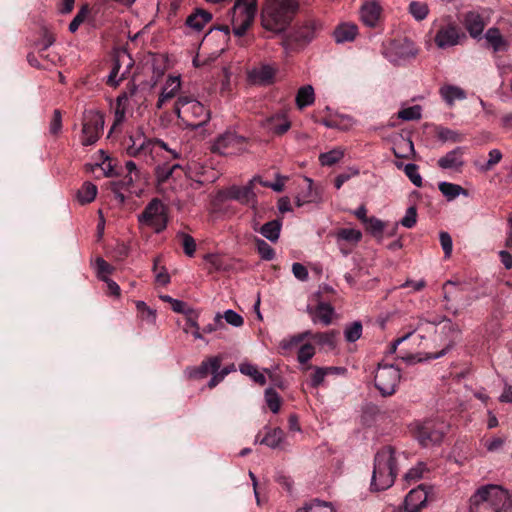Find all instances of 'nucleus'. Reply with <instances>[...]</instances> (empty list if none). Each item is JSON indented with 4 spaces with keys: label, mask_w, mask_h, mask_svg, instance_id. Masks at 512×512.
<instances>
[{
    "label": "nucleus",
    "mask_w": 512,
    "mask_h": 512,
    "mask_svg": "<svg viewBox=\"0 0 512 512\" xmlns=\"http://www.w3.org/2000/svg\"><path fill=\"white\" fill-rule=\"evenodd\" d=\"M298 10V0H266L261 12L262 27L280 34L292 23Z\"/></svg>",
    "instance_id": "f257e3e1"
},
{
    "label": "nucleus",
    "mask_w": 512,
    "mask_h": 512,
    "mask_svg": "<svg viewBox=\"0 0 512 512\" xmlns=\"http://www.w3.org/2000/svg\"><path fill=\"white\" fill-rule=\"evenodd\" d=\"M398 474L397 453L394 447L384 446L374 456L370 490L384 491L390 488Z\"/></svg>",
    "instance_id": "f03ea898"
},
{
    "label": "nucleus",
    "mask_w": 512,
    "mask_h": 512,
    "mask_svg": "<svg viewBox=\"0 0 512 512\" xmlns=\"http://www.w3.org/2000/svg\"><path fill=\"white\" fill-rule=\"evenodd\" d=\"M509 502V492L500 485L479 487L469 499L470 512H500Z\"/></svg>",
    "instance_id": "7ed1b4c3"
},
{
    "label": "nucleus",
    "mask_w": 512,
    "mask_h": 512,
    "mask_svg": "<svg viewBox=\"0 0 512 512\" xmlns=\"http://www.w3.org/2000/svg\"><path fill=\"white\" fill-rule=\"evenodd\" d=\"M337 335L338 332L336 331H327L316 334H312L310 331H305L287 339H283L280 342V347L283 350H291L298 347V345H300L304 340H309V342L304 343L299 347L298 352L313 351L315 349L314 344L333 350L336 348Z\"/></svg>",
    "instance_id": "20e7f679"
},
{
    "label": "nucleus",
    "mask_w": 512,
    "mask_h": 512,
    "mask_svg": "<svg viewBox=\"0 0 512 512\" xmlns=\"http://www.w3.org/2000/svg\"><path fill=\"white\" fill-rule=\"evenodd\" d=\"M174 111L179 119L194 129L202 127L210 119V110L189 96L178 97Z\"/></svg>",
    "instance_id": "39448f33"
},
{
    "label": "nucleus",
    "mask_w": 512,
    "mask_h": 512,
    "mask_svg": "<svg viewBox=\"0 0 512 512\" xmlns=\"http://www.w3.org/2000/svg\"><path fill=\"white\" fill-rule=\"evenodd\" d=\"M257 11V0H236L230 12L232 30L242 37L253 23Z\"/></svg>",
    "instance_id": "423d86ee"
},
{
    "label": "nucleus",
    "mask_w": 512,
    "mask_h": 512,
    "mask_svg": "<svg viewBox=\"0 0 512 512\" xmlns=\"http://www.w3.org/2000/svg\"><path fill=\"white\" fill-rule=\"evenodd\" d=\"M400 377L398 365L380 363L374 376L375 387L383 397L391 396L396 391Z\"/></svg>",
    "instance_id": "0eeeda50"
},
{
    "label": "nucleus",
    "mask_w": 512,
    "mask_h": 512,
    "mask_svg": "<svg viewBox=\"0 0 512 512\" xmlns=\"http://www.w3.org/2000/svg\"><path fill=\"white\" fill-rule=\"evenodd\" d=\"M448 430V425L439 420H426L417 425L415 437L423 447L439 444L445 433Z\"/></svg>",
    "instance_id": "6e6552de"
},
{
    "label": "nucleus",
    "mask_w": 512,
    "mask_h": 512,
    "mask_svg": "<svg viewBox=\"0 0 512 512\" xmlns=\"http://www.w3.org/2000/svg\"><path fill=\"white\" fill-rule=\"evenodd\" d=\"M104 117L103 115L94 110H89L84 113L82 139L81 143L84 146L95 144L103 131Z\"/></svg>",
    "instance_id": "1a4fd4ad"
},
{
    "label": "nucleus",
    "mask_w": 512,
    "mask_h": 512,
    "mask_svg": "<svg viewBox=\"0 0 512 512\" xmlns=\"http://www.w3.org/2000/svg\"><path fill=\"white\" fill-rule=\"evenodd\" d=\"M212 151L224 156L241 154L246 151V139L234 132H225L215 140Z\"/></svg>",
    "instance_id": "9d476101"
},
{
    "label": "nucleus",
    "mask_w": 512,
    "mask_h": 512,
    "mask_svg": "<svg viewBox=\"0 0 512 512\" xmlns=\"http://www.w3.org/2000/svg\"><path fill=\"white\" fill-rule=\"evenodd\" d=\"M258 179L254 177L244 186L232 185L219 191L218 197L222 200H235L243 205H253L256 201V194L253 190L254 182Z\"/></svg>",
    "instance_id": "9b49d317"
},
{
    "label": "nucleus",
    "mask_w": 512,
    "mask_h": 512,
    "mask_svg": "<svg viewBox=\"0 0 512 512\" xmlns=\"http://www.w3.org/2000/svg\"><path fill=\"white\" fill-rule=\"evenodd\" d=\"M433 487L420 484L417 488L412 489L404 499V510H394L393 512H420L430 500Z\"/></svg>",
    "instance_id": "f8f14e48"
},
{
    "label": "nucleus",
    "mask_w": 512,
    "mask_h": 512,
    "mask_svg": "<svg viewBox=\"0 0 512 512\" xmlns=\"http://www.w3.org/2000/svg\"><path fill=\"white\" fill-rule=\"evenodd\" d=\"M438 30L434 37L435 43L439 48H447L455 46L459 43V32L454 23L450 21V17L441 20Z\"/></svg>",
    "instance_id": "ddd939ff"
},
{
    "label": "nucleus",
    "mask_w": 512,
    "mask_h": 512,
    "mask_svg": "<svg viewBox=\"0 0 512 512\" xmlns=\"http://www.w3.org/2000/svg\"><path fill=\"white\" fill-rule=\"evenodd\" d=\"M137 326L144 331H151L157 327V310L144 301H135Z\"/></svg>",
    "instance_id": "4468645a"
},
{
    "label": "nucleus",
    "mask_w": 512,
    "mask_h": 512,
    "mask_svg": "<svg viewBox=\"0 0 512 512\" xmlns=\"http://www.w3.org/2000/svg\"><path fill=\"white\" fill-rule=\"evenodd\" d=\"M277 71L276 65L261 63L248 72V79L252 84L268 86L274 82Z\"/></svg>",
    "instance_id": "2eb2a0df"
},
{
    "label": "nucleus",
    "mask_w": 512,
    "mask_h": 512,
    "mask_svg": "<svg viewBox=\"0 0 512 512\" xmlns=\"http://www.w3.org/2000/svg\"><path fill=\"white\" fill-rule=\"evenodd\" d=\"M221 366V359L219 357H210L203 361L198 367H188L186 373L190 378L203 379L209 374L212 377L216 374L217 370Z\"/></svg>",
    "instance_id": "dca6fc26"
},
{
    "label": "nucleus",
    "mask_w": 512,
    "mask_h": 512,
    "mask_svg": "<svg viewBox=\"0 0 512 512\" xmlns=\"http://www.w3.org/2000/svg\"><path fill=\"white\" fill-rule=\"evenodd\" d=\"M263 127L274 135L281 136L291 127V122L285 113H277L263 121Z\"/></svg>",
    "instance_id": "f3484780"
},
{
    "label": "nucleus",
    "mask_w": 512,
    "mask_h": 512,
    "mask_svg": "<svg viewBox=\"0 0 512 512\" xmlns=\"http://www.w3.org/2000/svg\"><path fill=\"white\" fill-rule=\"evenodd\" d=\"M464 153V147H456L439 158L437 164L441 169L460 170L464 166Z\"/></svg>",
    "instance_id": "a211bd4d"
},
{
    "label": "nucleus",
    "mask_w": 512,
    "mask_h": 512,
    "mask_svg": "<svg viewBox=\"0 0 512 512\" xmlns=\"http://www.w3.org/2000/svg\"><path fill=\"white\" fill-rule=\"evenodd\" d=\"M111 108L114 110V122L109 131L112 134L116 131L117 127L122 124L125 120L126 112L128 109V95L126 92H122L116 99L114 104H111Z\"/></svg>",
    "instance_id": "6ab92c4d"
},
{
    "label": "nucleus",
    "mask_w": 512,
    "mask_h": 512,
    "mask_svg": "<svg viewBox=\"0 0 512 512\" xmlns=\"http://www.w3.org/2000/svg\"><path fill=\"white\" fill-rule=\"evenodd\" d=\"M320 27L321 24L319 22L307 20L295 30L294 40L297 42H310Z\"/></svg>",
    "instance_id": "aec40b11"
},
{
    "label": "nucleus",
    "mask_w": 512,
    "mask_h": 512,
    "mask_svg": "<svg viewBox=\"0 0 512 512\" xmlns=\"http://www.w3.org/2000/svg\"><path fill=\"white\" fill-rule=\"evenodd\" d=\"M381 7L376 2H367L361 8V19L368 27H375L379 21Z\"/></svg>",
    "instance_id": "412c9836"
},
{
    "label": "nucleus",
    "mask_w": 512,
    "mask_h": 512,
    "mask_svg": "<svg viewBox=\"0 0 512 512\" xmlns=\"http://www.w3.org/2000/svg\"><path fill=\"white\" fill-rule=\"evenodd\" d=\"M181 82L179 77H169L162 89L160 97L157 102V107L161 108L164 103L175 97L180 90Z\"/></svg>",
    "instance_id": "4be33fe9"
},
{
    "label": "nucleus",
    "mask_w": 512,
    "mask_h": 512,
    "mask_svg": "<svg viewBox=\"0 0 512 512\" xmlns=\"http://www.w3.org/2000/svg\"><path fill=\"white\" fill-rule=\"evenodd\" d=\"M357 33V25L353 23H342L335 28L333 36L336 43H345L353 41Z\"/></svg>",
    "instance_id": "5701e85b"
},
{
    "label": "nucleus",
    "mask_w": 512,
    "mask_h": 512,
    "mask_svg": "<svg viewBox=\"0 0 512 512\" xmlns=\"http://www.w3.org/2000/svg\"><path fill=\"white\" fill-rule=\"evenodd\" d=\"M464 25L472 37H478L482 34L485 24L480 14L476 12H468L464 18Z\"/></svg>",
    "instance_id": "b1692460"
},
{
    "label": "nucleus",
    "mask_w": 512,
    "mask_h": 512,
    "mask_svg": "<svg viewBox=\"0 0 512 512\" xmlns=\"http://www.w3.org/2000/svg\"><path fill=\"white\" fill-rule=\"evenodd\" d=\"M439 94L449 107L454 105L455 100H464L466 98V92L455 85H443L439 89Z\"/></svg>",
    "instance_id": "393cba45"
},
{
    "label": "nucleus",
    "mask_w": 512,
    "mask_h": 512,
    "mask_svg": "<svg viewBox=\"0 0 512 512\" xmlns=\"http://www.w3.org/2000/svg\"><path fill=\"white\" fill-rule=\"evenodd\" d=\"M308 311L311 315H313L314 322L319 321L325 326H328L331 324L332 317L334 314V308L330 304L320 302L316 306L314 311H312V309H310V308H308Z\"/></svg>",
    "instance_id": "a878e982"
},
{
    "label": "nucleus",
    "mask_w": 512,
    "mask_h": 512,
    "mask_svg": "<svg viewBox=\"0 0 512 512\" xmlns=\"http://www.w3.org/2000/svg\"><path fill=\"white\" fill-rule=\"evenodd\" d=\"M212 19V15L202 9H197L186 19V25L194 31L200 32L204 26Z\"/></svg>",
    "instance_id": "bb28decb"
},
{
    "label": "nucleus",
    "mask_w": 512,
    "mask_h": 512,
    "mask_svg": "<svg viewBox=\"0 0 512 512\" xmlns=\"http://www.w3.org/2000/svg\"><path fill=\"white\" fill-rule=\"evenodd\" d=\"M393 50L398 60L414 58L417 54V49L414 47L413 42L407 39L394 43Z\"/></svg>",
    "instance_id": "cd10ccee"
},
{
    "label": "nucleus",
    "mask_w": 512,
    "mask_h": 512,
    "mask_svg": "<svg viewBox=\"0 0 512 512\" xmlns=\"http://www.w3.org/2000/svg\"><path fill=\"white\" fill-rule=\"evenodd\" d=\"M315 101L314 88L311 85H304L297 91L295 102L298 109L302 110Z\"/></svg>",
    "instance_id": "c85d7f7f"
},
{
    "label": "nucleus",
    "mask_w": 512,
    "mask_h": 512,
    "mask_svg": "<svg viewBox=\"0 0 512 512\" xmlns=\"http://www.w3.org/2000/svg\"><path fill=\"white\" fill-rule=\"evenodd\" d=\"M282 227V222L279 219H275L265 223L261 229L260 233L263 237L268 239L271 242H277L280 236V231Z\"/></svg>",
    "instance_id": "c756f323"
},
{
    "label": "nucleus",
    "mask_w": 512,
    "mask_h": 512,
    "mask_svg": "<svg viewBox=\"0 0 512 512\" xmlns=\"http://www.w3.org/2000/svg\"><path fill=\"white\" fill-rule=\"evenodd\" d=\"M485 38L488 41V43L493 47V50L495 52L506 50L507 42L502 37L499 29H497V28L488 29L485 34Z\"/></svg>",
    "instance_id": "7c9ffc66"
},
{
    "label": "nucleus",
    "mask_w": 512,
    "mask_h": 512,
    "mask_svg": "<svg viewBox=\"0 0 512 512\" xmlns=\"http://www.w3.org/2000/svg\"><path fill=\"white\" fill-rule=\"evenodd\" d=\"M284 439V432L280 428L269 429L265 436L260 440V444H264L272 449L280 447Z\"/></svg>",
    "instance_id": "2f4dec72"
},
{
    "label": "nucleus",
    "mask_w": 512,
    "mask_h": 512,
    "mask_svg": "<svg viewBox=\"0 0 512 512\" xmlns=\"http://www.w3.org/2000/svg\"><path fill=\"white\" fill-rule=\"evenodd\" d=\"M440 192L450 201L457 198L461 194H466L463 187L450 182H440L438 185Z\"/></svg>",
    "instance_id": "473e14b6"
},
{
    "label": "nucleus",
    "mask_w": 512,
    "mask_h": 512,
    "mask_svg": "<svg viewBox=\"0 0 512 512\" xmlns=\"http://www.w3.org/2000/svg\"><path fill=\"white\" fill-rule=\"evenodd\" d=\"M164 212L165 208L162 202L154 199L147 205L143 213L139 216V221L143 222L148 219H152L153 217H156Z\"/></svg>",
    "instance_id": "72a5a7b5"
},
{
    "label": "nucleus",
    "mask_w": 512,
    "mask_h": 512,
    "mask_svg": "<svg viewBox=\"0 0 512 512\" xmlns=\"http://www.w3.org/2000/svg\"><path fill=\"white\" fill-rule=\"evenodd\" d=\"M363 331V326L360 321H353L344 327V338L349 343H354L360 339Z\"/></svg>",
    "instance_id": "f704fd0d"
},
{
    "label": "nucleus",
    "mask_w": 512,
    "mask_h": 512,
    "mask_svg": "<svg viewBox=\"0 0 512 512\" xmlns=\"http://www.w3.org/2000/svg\"><path fill=\"white\" fill-rule=\"evenodd\" d=\"M97 195V187L91 182H85L78 190L77 199L81 204L92 202Z\"/></svg>",
    "instance_id": "c9c22d12"
},
{
    "label": "nucleus",
    "mask_w": 512,
    "mask_h": 512,
    "mask_svg": "<svg viewBox=\"0 0 512 512\" xmlns=\"http://www.w3.org/2000/svg\"><path fill=\"white\" fill-rule=\"evenodd\" d=\"M344 157V150L341 148H334L328 152L319 155V162L322 166H332L338 163Z\"/></svg>",
    "instance_id": "e433bc0d"
},
{
    "label": "nucleus",
    "mask_w": 512,
    "mask_h": 512,
    "mask_svg": "<svg viewBox=\"0 0 512 512\" xmlns=\"http://www.w3.org/2000/svg\"><path fill=\"white\" fill-rule=\"evenodd\" d=\"M239 370L242 374L247 375L253 379L259 385H264L266 383V377L264 374L259 372L257 367L250 363H242L239 366Z\"/></svg>",
    "instance_id": "4c0bfd02"
},
{
    "label": "nucleus",
    "mask_w": 512,
    "mask_h": 512,
    "mask_svg": "<svg viewBox=\"0 0 512 512\" xmlns=\"http://www.w3.org/2000/svg\"><path fill=\"white\" fill-rule=\"evenodd\" d=\"M297 512H335L330 503L321 501L319 499H313L307 502L302 508L298 509Z\"/></svg>",
    "instance_id": "58836bf2"
},
{
    "label": "nucleus",
    "mask_w": 512,
    "mask_h": 512,
    "mask_svg": "<svg viewBox=\"0 0 512 512\" xmlns=\"http://www.w3.org/2000/svg\"><path fill=\"white\" fill-rule=\"evenodd\" d=\"M408 11L415 20L422 21L429 14V7L424 2L412 1L409 4Z\"/></svg>",
    "instance_id": "ea45409f"
},
{
    "label": "nucleus",
    "mask_w": 512,
    "mask_h": 512,
    "mask_svg": "<svg viewBox=\"0 0 512 512\" xmlns=\"http://www.w3.org/2000/svg\"><path fill=\"white\" fill-rule=\"evenodd\" d=\"M109 187L118 203L124 204L125 195L128 192V183L124 180L111 181Z\"/></svg>",
    "instance_id": "a19ab883"
},
{
    "label": "nucleus",
    "mask_w": 512,
    "mask_h": 512,
    "mask_svg": "<svg viewBox=\"0 0 512 512\" xmlns=\"http://www.w3.org/2000/svg\"><path fill=\"white\" fill-rule=\"evenodd\" d=\"M336 238L338 241L343 240L350 243H358L362 238V233L360 230L354 228H342L337 231Z\"/></svg>",
    "instance_id": "79ce46f5"
},
{
    "label": "nucleus",
    "mask_w": 512,
    "mask_h": 512,
    "mask_svg": "<svg viewBox=\"0 0 512 512\" xmlns=\"http://www.w3.org/2000/svg\"><path fill=\"white\" fill-rule=\"evenodd\" d=\"M265 401L273 413L276 414L279 412L281 406V397L274 388L269 387L265 390Z\"/></svg>",
    "instance_id": "37998d69"
},
{
    "label": "nucleus",
    "mask_w": 512,
    "mask_h": 512,
    "mask_svg": "<svg viewBox=\"0 0 512 512\" xmlns=\"http://www.w3.org/2000/svg\"><path fill=\"white\" fill-rule=\"evenodd\" d=\"M437 137L442 142L457 143L463 140V135L461 133L444 127L438 129Z\"/></svg>",
    "instance_id": "c03bdc74"
},
{
    "label": "nucleus",
    "mask_w": 512,
    "mask_h": 512,
    "mask_svg": "<svg viewBox=\"0 0 512 512\" xmlns=\"http://www.w3.org/2000/svg\"><path fill=\"white\" fill-rule=\"evenodd\" d=\"M236 371V367L234 364L227 365L223 368H219L216 374L211 377L208 381L207 386L209 389L215 388L220 382L224 380V378L231 372Z\"/></svg>",
    "instance_id": "a18cd8bd"
},
{
    "label": "nucleus",
    "mask_w": 512,
    "mask_h": 512,
    "mask_svg": "<svg viewBox=\"0 0 512 512\" xmlns=\"http://www.w3.org/2000/svg\"><path fill=\"white\" fill-rule=\"evenodd\" d=\"M94 266L97 277L102 281H107L108 275L113 271V267L101 257L95 259Z\"/></svg>",
    "instance_id": "49530a36"
},
{
    "label": "nucleus",
    "mask_w": 512,
    "mask_h": 512,
    "mask_svg": "<svg viewBox=\"0 0 512 512\" xmlns=\"http://www.w3.org/2000/svg\"><path fill=\"white\" fill-rule=\"evenodd\" d=\"M89 6L88 4H85L83 5L79 11L77 12V14L75 15V17L73 18V20L70 22L69 24V31L71 33H75L79 26L85 21V19L87 18L88 14H89Z\"/></svg>",
    "instance_id": "de8ad7c7"
},
{
    "label": "nucleus",
    "mask_w": 512,
    "mask_h": 512,
    "mask_svg": "<svg viewBox=\"0 0 512 512\" xmlns=\"http://www.w3.org/2000/svg\"><path fill=\"white\" fill-rule=\"evenodd\" d=\"M421 354H405L404 356L400 357L398 360L405 363L406 365H414L416 363H421L428 361L430 359H437L443 354H430L426 357H421Z\"/></svg>",
    "instance_id": "09e8293b"
},
{
    "label": "nucleus",
    "mask_w": 512,
    "mask_h": 512,
    "mask_svg": "<svg viewBox=\"0 0 512 512\" xmlns=\"http://www.w3.org/2000/svg\"><path fill=\"white\" fill-rule=\"evenodd\" d=\"M398 117L405 121L418 120L421 118V107L415 105L404 108L398 112Z\"/></svg>",
    "instance_id": "8fccbe9b"
},
{
    "label": "nucleus",
    "mask_w": 512,
    "mask_h": 512,
    "mask_svg": "<svg viewBox=\"0 0 512 512\" xmlns=\"http://www.w3.org/2000/svg\"><path fill=\"white\" fill-rule=\"evenodd\" d=\"M404 172L410 181L416 186H422V177L418 173V166L413 163H408L404 166Z\"/></svg>",
    "instance_id": "3c124183"
},
{
    "label": "nucleus",
    "mask_w": 512,
    "mask_h": 512,
    "mask_svg": "<svg viewBox=\"0 0 512 512\" xmlns=\"http://www.w3.org/2000/svg\"><path fill=\"white\" fill-rule=\"evenodd\" d=\"M489 158L487 162L480 166V171L487 172L490 171L495 165H497L502 159V153L498 149H492L488 154Z\"/></svg>",
    "instance_id": "603ef678"
},
{
    "label": "nucleus",
    "mask_w": 512,
    "mask_h": 512,
    "mask_svg": "<svg viewBox=\"0 0 512 512\" xmlns=\"http://www.w3.org/2000/svg\"><path fill=\"white\" fill-rule=\"evenodd\" d=\"M143 224L151 226L155 232L159 233L163 231L167 226V216L166 213H162L152 219H148L142 222Z\"/></svg>",
    "instance_id": "864d4df0"
},
{
    "label": "nucleus",
    "mask_w": 512,
    "mask_h": 512,
    "mask_svg": "<svg viewBox=\"0 0 512 512\" xmlns=\"http://www.w3.org/2000/svg\"><path fill=\"white\" fill-rule=\"evenodd\" d=\"M257 250L261 258L264 260H272L275 257L274 249L264 240H256Z\"/></svg>",
    "instance_id": "5fc2aeb1"
},
{
    "label": "nucleus",
    "mask_w": 512,
    "mask_h": 512,
    "mask_svg": "<svg viewBox=\"0 0 512 512\" xmlns=\"http://www.w3.org/2000/svg\"><path fill=\"white\" fill-rule=\"evenodd\" d=\"M417 222V209L415 206L407 208L404 217L400 220V224L405 228H412Z\"/></svg>",
    "instance_id": "6e6d98bb"
},
{
    "label": "nucleus",
    "mask_w": 512,
    "mask_h": 512,
    "mask_svg": "<svg viewBox=\"0 0 512 512\" xmlns=\"http://www.w3.org/2000/svg\"><path fill=\"white\" fill-rule=\"evenodd\" d=\"M364 225L366 227V230L373 235L381 234L384 229V223L374 216L369 217L367 221L364 223Z\"/></svg>",
    "instance_id": "4d7b16f0"
},
{
    "label": "nucleus",
    "mask_w": 512,
    "mask_h": 512,
    "mask_svg": "<svg viewBox=\"0 0 512 512\" xmlns=\"http://www.w3.org/2000/svg\"><path fill=\"white\" fill-rule=\"evenodd\" d=\"M426 471V465L423 462L418 463L415 467L411 468L404 476L407 482L417 481L422 478L423 473Z\"/></svg>",
    "instance_id": "13d9d810"
},
{
    "label": "nucleus",
    "mask_w": 512,
    "mask_h": 512,
    "mask_svg": "<svg viewBox=\"0 0 512 512\" xmlns=\"http://www.w3.org/2000/svg\"><path fill=\"white\" fill-rule=\"evenodd\" d=\"M439 239L441 247L444 251L445 258H449L452 254L453 242L450 234L446 231H441L439 233Z\"/></svg>",
    "instance_id": "bf43d9fd"
},
{
    "label": "nucleus",
    "mask_w": 512,
    "mask_h": 512,
    "mask_svg": "<svg viewBox=\"0 0 512 512\" xmlns=\"http://www.w3.org/2000/svg\"><path fill=\"white\" fill-rule=\"evenodd\" d=\"M223 318L225 319L226 323L234 327H240L244 322L243 317L232 309L226 310L222 316V319Z\"/></svg>",
    "instance_id": "052dcab7"
},
{
    "label": "nucleus",
    "mask_w": 512,
    "mask_h": 512,
    "mask_svg": "<svg viewBox=\"0 0 512 512\" xmlns=\"http://www.w3.org/2000/svg\"><path fill=\"white\" fill-rule=\"evenodd\" d=\"M180 236L182 237V245L185 254L189 257H192L196 251V243L194 238L184 233H181Z\"/></svg>",
    "instance_id": "680f3d73"
},
{
    "label": "nucleus",
    "mask_w": 512,
    "mask_h": 512,
    "mask_svg": "<svg viewBox=\"0 0 512 512\" xmlns=\"http://www.w3.org/2000/svg\"><path fill=\"white\" fill-rule=\"evenodd\" d=\"M120 69V63L119 60L116 59L114 62V66L110 72V74L107 77V84L112 87H117L122 79H124L125 72L122 73L121 77L117 79V75Z\"/></svg>",
    "instance_id": "e2e57ef3"
},
{
    "label": "nucleus",
    "mask_w": 512,
    "mask_h": 512,
    "mask_svg": "<svg viewBox=\"0 0 512 512\" xmlns=\"http://www.w3.org/2000/svg\"><path fill=\"white\" fill-rule=\"evenodd\" d=\"M222 329H225V324L222 320V315L220 313H217L213 319V322L203 327L202 333H212L214 331Z\"/></svg>",
    "instance_id": "0e129e2a"
},
{
    "label": "nucleus",
    "mask_w": 512,
    "mask_h": 512,
    "mask_svg": "<svg viewBox=\"0 0 512 512\" xmlns=\"http://www.w3.org/2000/svg\"><path fill=\"white\" fill-rule=\"evenodd\" d=\"M62 128V114L60 110L56 109L53 112V117L50 122L49 131L51 134L56 135Z\"/></svg>",
    "instance_id": "69168bd1"
},
{
    "label": "nucleus",
    "mask_w": 512,
    "mask_h": 512,
    "mask_svg": "<svg viewBox=\"0 0 512 512\" xmlns=\"http://www.w3.org/2000/svg\"><path fill=\"white\" fill-rule=\"evenodd\" d=\"M359 174V169L357 168H349L348 172L341 173L337 175L334 181V185L336 189H340L342 185L348 181L352 176H357Z\"/></svg>",
    "instance_id": "338daca9"
},
{
    "label": "nucleus",
    "mask_w": 512,
    "mask_h": 512,
    "mask_svg": "<svg viewBox=\"0 0 512 512\" xmlns=\"http://www.w3.org/2000/svg\"><path fill=\"white\" fill-rule=\"evenodd\" d=\"M326 375V370L323 367H317L311 375L310 385L313 388L319 387L323 383Z\"/></svg>",
    "instance_id": "774afa93"
}]
</instances>
